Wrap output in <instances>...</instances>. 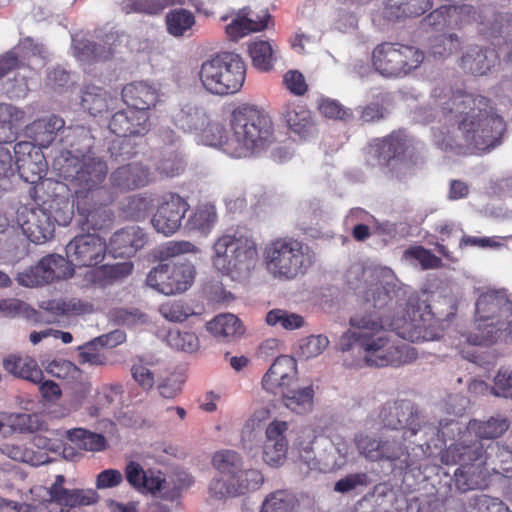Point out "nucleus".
<instances>
[{
    "mask_svg": "<svg viewBox=\"0 0 512 512\" xmlns=\"http://www.w3.org/2000/svg\"><path fill=\"white\" fill-rule=\"evenodd\" d=\"M109 100L107 92L95 85H88L81 96L82 107L94 116L108 109Z\"/></svg>",
    "mask_w": 512,
    "mask_h": 512,
    "instance_id": "47",
    "label": "nucleus"
},
{
    "mask_svg": "<svg viewBox=\"0 0 512 512\" xmlns=\"http://www.w3.org/2000/svg\"><path fill=\"white\" fill-rule=\"evenodd\" d=\"M429 7V0H386L384 15L391 20L416 17L425 13Z\"/></svg>",
    "mask_w": 512,
    "mask_h": 512,
    "instance_id": "36",
    "label": "nucleus"
},
{
    "mask_svg": "<svg viewBox=\"0 0 512 512\" xmlns=\"http://www.w3.org/2000/svg\"><path fill=\"white\" fill-rule=\"evenodd\" d=\"M155 477L153 473L148 474V472L144 471L141 465L136 462H130L126 466L127 481L138 490L150 492L152 489L150 482L151 480H155Z\"/></svg>",
    "mask_w": 512,
    "mask_h": 512,
    "instance_id": "59",
    "label": "nucleus"
},
{
    "mask_svg": "<svg viewBox=\"0 0 512 512\" xmlns=\"http://www.w3.org/2000/svg\"><path fill=\"white\" fill-rule=\"evenodd\" d=\"M106 252V242L95 233L74 237L66 245L69 262L78 266H93L100 263Z\"/></svg>",
    "mask_w": 512,
    "mask_h": 512,
    "instance_id": "15",
    "label": "nucleus"
},
{
    "mask_svg": "<svg viewBox=\"0 0 512 512\" xmlns=\"http://www.w3.org/2000/svg\"><path fill=\"white\" fill-rule=\"evenodd\" d=\"M17 109L10 104H0V144L14 139L13 121L17 120Z\"/></svg>",
    "mask_w": 512,
    "mask_h": 512,
    "instance_id": "58",
    "label": "nucleus"
},
{
    "mask_svg": "<svg viewBox=\"0 0 512 512\" xmlns=\"http://www.w3.org/2000/svg\"><path fill=\"white\" fill-rule=\"evenodd\" d=\"M497 62V54L494 50L481 46H470L460 59L463 70L473 75H485Z\"/></svg>",
    "mask_w": 512,
    "mask_h": 512,
    "instance_id": "28",
    "label": "nucleus"
},
{
    "mask_svg": "<svg viewBox=\"0 0 512 512\" xmlns=\"http://www.w3.org/2000/svg\"><path fill=\"white\" fill-rule=\"evenodd\" d=\"M70 220V214L63 218L51 217V215L43 209L31 211L27 220L23 224V231L28 238L35 243H41L53 236L55 225L66 226Z\"/></svg>",
    "mask_w": 512,
    "mask_h": 512,
    "instance_id": "25",
    "label": "nucleus"
},
{
    "mask_svg": "<svg viewBox=\"0 0 512 512\" xmlns=\"http://www.w3.org/2000/svg\"><path fill=\"white\" fill-rule=\"evenodd\" d=\"M249 53L253 65L262 71L270 70L276 60V50L268 41L253 42L249 46Z\"/></svg>",
    "mask_w": 512,
    "mask_h": 512,
    "instance_id": "49",
    "label": "nucleus"
},
{
    "mask_svg": "<svg viewBox=\"0 0 512 512\" xmlns=\"http://www.w3.org/2000/svg\"><path fill=\"white\" fill-rule=\"evenodd\" d=\"M122 98L128 107L148 111L158 100L157 90L146 82H135L122 89Z\"/></svg>",
    "mask_w": 512,
    "mask_h": 512,
    "instance_id": "31",
    "label": "nucleus"
},
{
    "mask_svg": "<svg viewBox=\"0 0 512 512\" xmlns=\"http://www.w3.org/2000/svg\"><path fill=\"white\" fill-rule=\"evenodd\" d=\"M113 39V34L106 36L104 44L96 43L89 39L73 38V53L75 57L81 62H91L93 60H105L109 58L112 53L110 40Z\"/></svg>",
    "mask_w": 512,
    "mask_h": 512,
    "instance_id": "35",
    "label": "nucleus"
},
{
    "mask_svg": "<svg viewBox=\"0 0 512 512\" xmlns=\"http://www.w3.org/2000/svg\"><path fill=\"white\" fill-rule=\"evenodd\" d=\"M111 198L99 200L92 196H78L74 199L78 212V225L83 231L102 230L112 222V214L107 205L113 201Z\"/></svg>",
    "mask_w": 512,
    "mask_h": 512,
    "instance_id": "16",
    "label": "nucleus"
},
{
    "mask_svg": "<svg viewBox=\"0 0 512 512\" xmlns=\"http://www.w3.org/2000/svg\"><path fill=\"white\" fill-rule=\"evenodd\" d=\"M212 464L222 476L234 480H242L245 478V473L249 470L243 468L241 456L232 450L216 452L213 456Z\"/></svg>",
    "mask_w": 512,
    "mask_h": 512,
    "instance_id": "37",
    "label": "nucleus"
},
{
    "mask_svg": "<svg viewBox=\"0 0 512 512\" xmlns=\"http://www.w3.org/2000/svg\"><path fill=\"white\" fill-rule=\"evenodd\" d=\"M281 116L289 130L301 139H309L316 135V122L312 112L304 105L295 101L284 103Z\"/></svg>",
    "mask_w": 512,
    "mask_h": 512,
    "instance_id": "22",
    "label": "nucleus"
},
{
    "mask_svg": "<svg viewBox=\"0 0 512 512\" xmlns=\"http://www.w3.org/2000/svg\"><path fill=\"white\" fill-rule=\"evenodd\" d=\"M159 312L165 319L171 322H182L194 314L190 306L177 301H167L161 304Z\"/></svg>",
    "mask_w": 512,
    "mask_h": 512,
    "instance_id": "63",
    "label": "nucleus"
},
{
    "mask_svg": "<svg viewBox=\"0 0 512 512\" xmlns=\"http://www.w3.org/2000/svg\"><path fill=\"white\" fill-rule=\"evenodd\" d=\"M64 125V120L55 115L33 122L32 130L35 134V141L42 147H48L56 134L64 128Z\"/></svg>",
    "mask_w": 512,
    "mask_h": 512,
    "instance_id": "46",
    "label": "nucleus"
},
{
    "mask_svg": "<svg viewBox=\"0 0 512 512\" xmlns=\"http://www.w3.org/2000/svg\"><path fill=\"white\" fill-rule=\"evenodd\" d=\"M269 419V411L265 408L256 410L246 421L241 435L243 441L253 442L263 429V424Z\"/></svg>",
    "mask_w": 512,
    "mask_h": 512,
    "instance_id": "60",
    "label": "nucleus"
},
{
    "mask_svg": "<svg viewBox=\"0 0 512 512\" xmlns=\"http://www.w3.org/2000/svg\"><path fill=\"white\" fill-rule=\"evenodd\" d=\"M70 441L74 442L78 448L88 451H99L104 447L105 439L103 436L91 433L84 429H73L66 432Z\"/></svg>",
    "mask_w": 512,
    "mask_h": 512,
    "instance_id": "52",
    "label": "nucleus"
},
{
    "mask_svg": "<svg viewBox=\"0 0 512 512\" xmlns=\"http://www.w3.org/2000/svg\"><path fill=\"white\" fill-rule=\"evenodd\" d=\"M208 330L219 338L231 341L244 334V327L236 315L226 313L216 316L207 325Z\"/></svg>",
    "mask_w": 512,
    "mask_h": 512,
    "instance_id": "41",
    "label": "nucleus"
},
{
    "mask_svg": "<svg viewBox=\"0 0 512 512\" xmlns=\"http://www.w3.org/2000/svg\"><path fill=\"white\" fill-rule=\"evenodd\" d=\"M189 208L188 202L180 195L166 193L158 201L151 224L158 233L170 236L181 227L182 220Z\"/></svg>",
    "mask_w": 512,
    "mask_h": 512,
    "instance_id": "14",
    "label": "nucleus"
},
{
    "mask_svg": "<svg viewBox=\"0 0 512 512\" xmlns=\"http://www.w3.org/2000/svg\"><path fill=\"white\" fill-rule=\"evenodd\" d=\"M155 169L161 177L172 178L184 170V163L175 151H166L161 153Z\"/></svg>",
    "mask_w": 512,
    "mask_h": 512,
    "instance_id": "54",
    "label": "nucleus"
},
{
    "mask_svg": "<svg viewBox=\"0 0 512 512\" xmlns=\"http://www.w3.org/2000/svg\"><path fill=\"white\" fill-rule=\"evenodd\" d=\"M508 428V420L498 415L490 417L486 421H470L468 424V433H473L480 439H494L503 435Z\"/></svg>",
    "mask_w": 512,
    "mask_h": 512,
    "instance_id": "45",
    "label": "nucleus"
},
{
    "mask_svg": "<svg viewBox=\"0 0 512 512\" xmlns=\"http://www.w3.org/2000/svg\"><path fill=\"white\" fill-rule=\"evenodd\" d=\"M407 315L408 319L402 326L401 335L412 342L440 338L448 322V319L436 317L425 301H419L413 297L408 301ZM451 315L453 312L448 313L446 318Z\"/></svg>",
    "mask_w": 512,
    "mask_h": 512,
    "instance_id": "12",
    "label": "nucleus"
},
{
    "mask_svg": "<svg viewBox=\"0 0 512 512\" xmlns=\"http://www.w3.org/2000/svg\"><path fill=\"white\" fill-rule=\"evenodd\" d=\"M167 341L171 347L185 352L192 353L199 348V339L196 334L192 332H170Z\"/></svg>",
    "mask_w": 512,
    "mask_h": 512,
    "instance_id": "64",
    "label": "nucleus"
},
{
    "mask_svg": "<svg viewBox=\"0 0 512 512\" xmlns=\"http://www.w3.org/2000/svg\"><path fill=\"white\" fill-rule=\"evenodd\" d=\"M225 64L221 63V54L204 61L199 70V79L203 88L211 94L228 95V88L221 81V72Z\"/></svg>",
    "mask_w": 512,
    "mask_h": 512,
    "instance_id": "34",
    "label": "nucleus"
},
{
    "mask_svg": "<svg viewBox=\"0 0 512 512\" xmlns=\"http://www.w3.org/2000/svg\"><path fill=\"white\" fill-rule=\"evenodd\" d=\"M214 267L233 279H244L258 261L257 245L252 237L234 232L220 236L213 245Z\"/></svg>",
    "mask_w": 512,
    "mask_h": 512,
    "instance_id": "7",
    "label": "nucleus"
},
{
    "mask_svg": "<svg viewBox=\"0 0 512 512\" xmlns=\"http://www.w3.org/2000/svg\"><path fill=\"white\" fill-rule=\"evenodd\" d=\"M5 369L20 378L32 383H40L43 380V372L35 360L29 357L10 356L3 362Z\"/></svg>",
    "mask_w": 512,
    "mask_h": 512,
    "instance_id": "40",
    "label": "nucleus"
},
{
    "mask_svg": "<svg viewBox=\"0 0 512 512\" xmlns=\"http://www.w3.org/2000/svg\"><path fill=\"white\" fill-rule=\"evenodd\" d=\"M199 252V248L191 243L190 241H168L160 245L156 250V255L161 262L167 261L171 258L183 255V254H196Z\"/></svg>",
    "mask_w": 512,
    "mask_h": 512,
    "instance_id": "53",
    "label": "nucleus"
},
{
    "mask_svg": "<svg viewBox=\"0 0 512 512\" xmlns=\"http://www.w3.org/2000/svg\"><path fill=\"white\" fill-rule=\"evenodd\" d=\"M266 28L264 20H253L250 9L239 10L232 21L226 26V33L232 40H238L251 32L261 31Z\"/></svg>",
    "mask_w": 512,
    "mask_h": 512,
    "instance_id": "38",
    "label": "nucleus"
},
{
    "mask_svg": "<svg viewBox=\"0 0 512 512\" xmlns=\"http://www.w3.org/2000/svg\"><path fill=\"white\" fill-rule=\"evenodd\" d=\"M347 281L365 303L375 309L385 306L389 299L397 296L400 282L392 269L385 266L365 268L360 263L353 264L348 270Z\"/></svg>",
    "mask_w": 512,
    "mask_h": 512,
    "instance_id": "8",
    "label": "nucleus"
},
{
    "mask_svg": "<svg viewBox=\"0 0 512 512\" xmlns=\"http://www.w3.org/2000/svg\"><path fill=\"white\" fill-rule=\"evenodd\" d=\"M264 258L269 273L280 280H292L303 274L313 261L308 245L294 238H277L269 242Z\"/></svg>",
    "mask_w": 512,
    "mask_h": 512,
    "instance_id": "9",
    "label": "nucleus"
},
{
    "mask_svg": "<svg viewBox=\"0 0 512 512\" xmlns=\"http://www.w3.org/2000/svg\"><path fill=\"white\" fill-rule=\"evenodd\" d=\"M165 22L167 32L174 37H190L196 24L194 14L183 8L169 11Z\"/></svg>",
    "mask_w": 512,
    "mask_h": 512,
    "instance_id": "39",
    "label": "nucleus"
},
{
    "mask_svg": "<svg viewBox=\"0 0 512 512\" xmlns=\"http://www.w3.org/2000/svg\"><path fill=\"white\" fill-rule=\"evenodd\" d=\"M170 270L171 265L169 263L161 262L147 275V285L165 295L173 294V288L171 287L172 278Z\"/></svg>",
    "mask_w": 512,
    "mask_h": 512,
    "instance_id": "50",
    "label": "nucleus"
},
{
    "mask_svg": "<svg viewBox=\"0 0 512 512\" xmlns=\"http://www.w3.org/2000/svg\"><path fill=\"white\" fill-rule=\"evenodd\" d=\"M262 482L263 476L258 470H248L242 480H234L224 476L214 479L209 490L213 496L219 499L234 497L259 488Z\"/></svg>",
    "mask_w": 512,
    "mask_h": 512,
    "instance_id": "24",
    "label": "nucleus"
},
{
    "mask_svg": "<svg viewBox=\"0 0 512 512\" xmlns=\"http://www.w3.org/2000/svg\"><path fill=\"white\" fill-rule=\"evenodd\" d=\"M73 268L60 255H47L35 266L19 273L18 282L26 287L39 286L56 279H64L73 275Z\"/></svg>",
    "mask_w": 512,
    "mask_h": 512,
    "instance_id": "13",
    "label": "nucleus"
},
{
    "mask_svg": "<svg viewBox=\"0 0 512 512\" xmlns=\"http://www.w3.org/2000/svg\"><path fill=\"white\" fill-rule=\"evenodd\" d=\"M329 345V340L323 335H312L300 341L299 357L308 360L319 356Z\"/></svg>",
    "mask_w": 512,
    "mask_h": 512,
    "instance_id": "61",
    "label": "nucleus"
},
{
    "mask_svg": "<svg viewBox=\"0 0 512 512\" xmlns=\"http://www.w3.org/2000/svg\"><path fill=\"white\" fill-rule=\"evenodd\" d=\"M294 497L285 490L271 493L263 502L260 512H291Z\"/></svg>",
    "mask_w": 512,
    "mask_h": 512,
    "instance_id": "56",
    "label": "nucleus"
},
{
    "mask_svg": "<svg viewBox=\"0 0 512 512\" xmlns=\"http://www.w3.org/2000/svg\"><path fill=\"white\" fill-rule=\"evenodd\" d=\"M300 469L309 471L334 472L344 468L349 461L351 448L349 441L336 434L331 437L314 436L310 431L295 442Z\"/></svg>",
    "mask_w": 512,
    "mask_h": 512,
    "instance_id": "5",
    "label": "nucleus"
},
{
    "mask_svg": "<svg viewBox=\"0 0 512 512\" xmlns=\"http://www.w3.org/2000/svg\"><path fill=\"white\" fill-rule=\"evenodd\" d=\"M59 175L73 190L74 198L92 196L99 200L111 198V191L104 185L108 173L106 163L93 155L61 156L57 163Z\"/></svg>",
    "mask_w": 512,
    "mask_h": 512,
    "instance_id": "6",
    "label": "nucleus"
},
{
    "mask_svg": "<svg viewBox=\"0 0 512 512\" xmlns=\"http://www.w3.org/2000/svg\"><path fill=\"white\" fill-rule=\"evenodd\" d=\"M174 124L185 132L199 134L210 124V114L199 102L191 100L182 103L172 115Z\"/></svg>",
    "mask_w": 512,
    "mask_h": 512,
    "instance_id": "26",
    "label": "nucleus"
},
{
    "mask_svg": "<svg viewBox=\"0 0 512 512\" xmlns=\"http://www.w3.org/2000/svg\"><path fill=\"white\" fill-rule=\"evenodd\" d=\"M146 243L143 230L137 226L127 227L113 234L110 246L116 256L131 257Z\"/></svg>",
    "mask_w": 512,
    "mask_h": 512,
    "instance_id": "29",
    "label": "nucleus"
},
{
    "mask_svg": "<svg viewBox=\"0 0 512 512\" xmlns=\"http://www.w3.org/2000/svg\"><path fill=\"white\" fill-rule=\"evenodd\" d=\"M171 287L173 294L186 291L193 283L194 270L191 265H171Z\"/></svg>",
    "mask_w": 512,
    "mask_h": 512,
    "instance_id": "62",
    "label": "nucleus"
},
{
    "mask_svg": "<svg viewBox=\"0 0 512 512\" xmlns=\"http://www.w3.org/2000/svg\"><path fill=\"white\" fill-rule=\"evenodd\" d=\"M484 14L486 20H481L483 31L492 37H502L508 45H511L509 54L512 62V15L496 14L492 8H484L480 12V16Z\"/></svg>",
    "mask_w": 512,
    "mask_h": 512,
    "instance_id": "33",
    "label": "nucleus"
},
{
    "mask_svg": "<svg viewBox=\"0 0 512 512\" xmlns=\"http://www.w3.org/2000/svg\"><path fill=\"white\" fill-rule=\"evenodd\" d=\"M0 453L14 461L23 462L31 466H40L51 461L44 452H36L23 445L9 442L0 445Z\"/></svg>",
    "mask_w": 512,
    "mask_h": 512,
    "instance_id": "43",
    "label": "nucleus"
},
{
    "mask_svg": "<svg viewBox=\"0 0 512 512\" xmlns=\"http://www.w3.org/2000/svg\"><path fill=\"white\" fill-rule=\"evenodd\" d=\"M297 365L293 357H277L262 378L263 389L273 395L289 389L297 378Z\"/></svg>",
    "mask_w": 512,
    "mask_h": 512,
    "instance_id": "17",
    "label": "nucleus"
},
{
    "mask_svg": "<svg viewBox=\"0 0 512 512\" xmlns=\"http://www.w3.org/2000/svg\"><path fill=\"white\" fill-rule=\"evenodd\" d=\"M467 340L473 345L512 341V302L505 290L480 293L475 303L474 329Z\"/></svg>",
    "mask_w": 512,
    "mask_h": 512,
    "instance_id": "4",
    "label": "nucleus"
},
{
    "mask_svg": "<svg viewBox=\"0 0 512 512\" xmlns=\"http://www.w3.org/2000/svg\"><path fill=\"white\" fill-rule=\"evenodd\" d=\"M266 323L270 326L280 325L286 330H294L304 325V319L296 313H289L282 309H273L267 313Z\"/></svg>",
    "mask_w": 512,
    "mask_h": 512,
    "instance_id": "55",
    "label": "nucleus"
},
{
    "mask_svg": "<svg viewBox=\"0 0 512 512\" xmlns=\"http://www.w3.org/2000/svg\"><path fill=\"white\" fill-rule=\"evenodd\" d=\"M349 329L338 342L342 352H355L368 366L401 365L416 359L417 352L407 343H396L385 330L379 313L365 309L349 319Z\"/></svg>",
    "mask_w": 512,
    "mask_h": 512,
    "instance_id": "2",
    "label": "nucleus"
},
{
    "mask_svg": "<svg viewBox=\"0 0 512 512\" xmlns=\"http://www.w3.org/2000/svg\"><path fill=\"white\" fill-rule=\"evenodd\" d=\"M286 408L297 413L304 414L312 410L314 390L312 386L299 389L291 387L279 394Z\"/></svg>",
    "mask_w": 512,
    "mask_h": 512,
    "instance_id": "44",
    "label": "nucleus"
},
{
    "mask_svg": "<svg viewBox=\"0 0 512 512\" xmlns=\"http://www.w3.org/2000/svg\"><path fill=\"white\" fill-rule=\"evenodd\" d=\"M40 307L57 315H79L91 311V306L89 304L78 299L43 302Z\"/></svg>",
    "mask_w": 512,
    "mask_h": 512,
    "instance_id": "51",
    "label": "nucleus"
},
{
    "mask_svg": "<svg viewBox=\"0 0 512 512\" xmlns=\"http://www.w3.org/2000/svg\"><path fill=\"white\" fill-rule=\"evenodd\" d=\"M218 216L216 208L212 204H202L190 214L186 228L207 236L214 228Z\"/></svg>",
    "mask_w": 512,
    "mask_h": 512,
    "instance_id": "42",
    "label": "nucleus"
},
{
    "mask_svg": "<svg viewBox=\"0 0 512 512\" xmlns=\"http://www.w3.org/2000/svg\"><path fill=\"white\" fill-rule=\"evenodd\" d=\"M407 148V139L403 133H392L384 138L379 147V156L383 161L396 172V177L402 181L406 180V175H399V170L406 168L407 165L399 161V157L405 153Z\"/></svg>",
    "mask_w": 512,
    "mask_h": 512,
    "instance_id": "30",
    "label": "nucleus"
},
{
    "mask_svg": "<svg viewBox=\"0 0 512 512\" xmlns=\"http://www.w3.org/2000/svg\"><path fill=\"white\" fill-rule=\"evenodd\" d=\"M109 129L119 137L144 136L150 129L148 112L131 107L118 111L112 116Z\"/></svg>",
    "mask_w": 512,
    "mask_h": 512,
    "instance_id": "20",
    "label": "nucleus"
},
{
    "mask_svg": "<svg viewBox=\"0 0 512 512\" xmlns=\"http://www.w3.org/2000/svg\"><path fill=\"white\" fill-rule=\"evenodd\" d=\"M193 480L190 474L185 471H175L167 477L157 475L155 480H151V493L167 501H176L181 496L182 491L192 484Z\"/></svg>",
    "mask_w": 512,
    "mask_h": 512,
    "instance_id": "27",
    "label": "nucleus"
},
{
    "mask_svg": "<svg viewBox=\"0 0 512 512\" xmlns=\"http://www.w3.org/2000/svg\"><path fill=\"white\" fill-rule=\"evenodd\" d=\"M406 432H388L374 437L364 432L354 435L353 441L360 456L371 462H397L407 455Z\"/></svg>",
    "mask_w": 512,
    "mask_h": 512,
    "instance_id": "11",
    "label": "nucleus"
},
{
    "mask_svg": "<svg viewBox=\"0 0 512 512\" xmlns=\"http://www.w3.org/2000/svg\"><path fill=\"white\" fill-rule=\"evenodd\" d=\"M65 478L62 475L56 476L55 482L49 489V504H57L62 507H76L91 505L98 501V494L93 489H66L63 487Z\"/></svg>",
    "mask_w": 512,
    "mask_h": 512,
    "instance_id": "23",
    "label": "nucleus"
},
{
    "mask_svg": "<svg viewBox=\"0 0 512 512\" xmlns=\"http://www.w3.org/2000/svg\"><path fill=\"white\" fill-rule=\"evenodd\" d=\"M381 418L384 425L393 432L403 431L409 437L417 434L418 410L408 400L386 404L381 412Z\"/></svg>",
    "mask_w": 512,
    "mask_h": 512,
    "instance_id": "18",
    "label": "nucleus"
},
{
    "mask_svg": "<svg viewBox=\"0 0 512 512\" xmlns=\"http://www.w3.org/2000/svg\"><path fill=\"white\" fill-rule=\"evenodd\" d=\"M68 132L66 138H72L70 146L73 150L66 152L64 156H69V154L78 155L80 157H83V154L92 155L91 149L94 146V136L91 134L89 128L76 126L74 128H68Z\"/></svg>",
    "mask_w": 512,
    "mask_h": 512,
    "instance_id": "48",
    "label": "nucleus"
},
{
    "mask_svg": "<svg viewBox=\"0 0 512 512\" xmlns=\"http://www.w3.org/2000/svg\"><path fill=\"white\" fill-rule=\"evenodd\" d=\"M434 104L451 127L433 128V142L449 155L490 151L500 143L505 124L483 96L442 84L432 91Z\"/></svg>",
    "mask_w": 512,
    "mask_h": 512,
    "instance_id": "1",
    "label": "nucleus"
},
{
    "mask_svg": "<svg viewBox=\"0 0 512 512\" xmlns=\"http://www.w3.org/2000/svg\"><path fill=\"white\" fill-rule=\"evenodd\" d=\"M495 450H499L498 444H489L486 448L479 439L469 440L466 436L462 440L449 447L448 457L461 466H472L476 469L487 463Z\"/></svg>",
    "mask_w": 512,
    "mask_h": 512,
    "instance_id": "19",
    "label": "nucleus"
},
{
    "mask_svg": "<svg viewBox=\"0 0 512 512\" xmlns=\"http://www.w3.org/2000/svg\"><path fill=\"white\" fill-rule=\"evenodd\" d=\"M423 60L424 54L419 49L396 43H382L372 54L374 69L387 78L404 77L418 68Z\"/></svg>",
    "mask_w": 512,
    "mask_h": 512,
    "instance_id": "10",
    "label": "nucleus"
},
{
    "mask_svg": "<svg viewBox=\"0 0 512 512\" xmlns=\"http://www.w3.org/2000/svg\"><path fill=\"white\" fill-rule=\"evenodd\" d=\"M231 134L227 136L219 123H212L200 131L205 145L219 147L236 158L258 154L274 142L271 118L255 106L243 105L231 116Z\"/></svg>",
    "mask_w": 512,
    "mask_h": 512,
    "instance_id": "3",
    "label": "nucleus"
},
{
    "mask_svg": "<svg viewBox=\"0 0 512 512\" xmlns=\"http://www.w3.org/2000/svg\"><path fill=\"white\" fill-rule=\"evenodd\" d=\"M8 419L13 430L20 433H33L44 427V422L37 414L16 413L11 414Z\"/></svg>",
    "mask_w": 512,
    "mask_h": 512,
    "instance_id": "57",
    "label": "nucleus"
},
{
    "mask_svg": "<svg viewBox=\"0 0 512 512\" xmlns=\"http://www.w3.org/2000/svg\"><path fill=\"white\" fill-rule=\"evenodd\" d=\"M221 63L225 64L221 72V81L228 88V95L240 90L245 80V64L242 58L235 53H221Z\"/></svg>",
    "mask_w": 512,
    "mask_h": 512,
    "instance_id": "32",
    "label": "nucleus"
},
{
    "mask_svg": "<svg viewBox=\"0 0 512 512\" xmlns=\"http://www.w3.org/2000/svg\"><path fill=\"white\" fill-rule=\"evenodd\" d=\"M155 180L153 172L140 162H132L114 170L110 175L111 186L119 191L144 187Z\"/></svg>",
    "mask_w": 512,
    "mask_h": 512,
    "instance_id": "21",
    "label": "nucleus"
}]
</instances>
